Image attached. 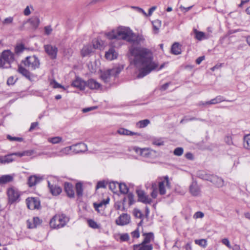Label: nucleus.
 Wrapping results in <instances>:
<instances>
[{"mask_svg": "<svg viewBox=\"0 0 250 250\" xmlns=\"http://www.w3.org/2000/svg\"><path fill=\"white\" fill-rule=\"evenodd\" d=\"M129 51L133 57L131 63L140 71L138 78H143L158 68V64L153 61V53L150 49L132 46Z\"/></svg>", "mask_w": 250, "mask_h": 250, "instance_id": "f257e3e1", "label": "nucleus"}, {"mask_svg": "<svg viewBox=\"0 0 250 250\" xmlns=\"http://www.w3.org/2000/svg\"><path fill=\"white\" fill-rule=\"evenodd\" d=\"M106 37L110 39L123 40L128 42L133 40V33L129 28L119 27L105 33Z\"/></svg>", "mask_w": 250, "mask_h": 250, "instance_id": "f03ea898", "label": "nucleus"}, {"mask_svg": "<svg viewBox=\"0 0 250 250\" xmlns=\"http://www.w3.org/2000/svg\"><path fill=\"white\" fill-rule=\"evenodd\" d=\"M197 176L199 178L208 181L217 188H221L224 186V181L223 179L215 174H210L208 173H196Z\"/></svg>", "mask_w": 250, "mask_h": 250, "instance_id": "7ed1b4c3", "label": "nucleus"}, {"mask_svg": "<svg viewBox=\"0 0 250 250\" xmlns=\"http://www.w3.org/2000/svg\"><path fill=\"white\" fill-rule=\"evenodd\" d=\"M69 220V218L64 214H57L51 219L49 224L52 228L60 229L65 226Z\"/></svg>", "mask_w": 250, "mask_h": 250, "instance_id": "20e7f679", "label": "nucleus"}, {"mask_svg": "<svg viewBox=\"0 0 250 250\" xmlns=\"http://www.w3.org/2000/svg\"><path fill=\"white\" fill-rule=\"evenodd\" d=\"M14 54L10 50H4L0 54V68H9L14 61Z\"/></svg>", "mask_w": 250, "mask_h": 250, "instance_id": "39448f33", "label": "nucleus"}, {"mask_svg": "<svg viewBox=\"0 0 250 250\" xmlns=\"http://www.w3.org/2000/svg\"><path fill=\"white\" fill-rule=\"evenodd\" d=\"M22 62L29 70H34L39 68L40 62L39 59L36 56L27 57Z\"/></svg>", "mask_w": 250, "mask_h": 250, "instance_id": "423d86ee", "label": "nucleus"}, {"mask_svg": "<svg viewBox=\"0 0 250 250\" xmlns=\"http://www.w3.org/2000/svg\"><path fill=\"white\" fill-rule=\"evenodd\" d=\"M6 193L8 204L12 205L20 201V193L16 188L14 187L8 188Z\"/></svg>", "mask_w": 250, "mask_h": 250, "instance_id": "0eeeda50", "label": "nucleus"}, {"mask_svg": "<svg viewBox=\"0 0 250 250\" xmlns=\"http://www.w3.org/2000/svg\"><path fill=\"white\" fill-rule=\"evenodd\" d=\"M43 47L45 53L51 59H55L57 58L58 48L56 46L46 44L44 45Z\"/></svg>", "mask_w": 250, "mask_h": 250, "instance_id": "6e6552de", "label": "nucleus"}, {"mask_svg": "<svg viewBox=\"0 0 250 250\" xmlns=\"http://www.w3.org/2000/svg\"><path fill=\"white\" fill-rule=\"evenodd\" d=\"M133 150L137 153L139 154L141 156L146 158L150 157L151 155L153 153H156L155 151L149 148H141L138 147H134L133 148Z\"/></svg>", "mask_w": 250, "mask_h": 250, "instance_id": "1a4fd4ad", "label": "nucleus"}, {"mask_svg": "<svg viewBox=\"0 0 250 250\" xmlns=\"http://www.w3.org/2000/svg\"><path fill=\"white\" fill-rule=\"evenodd\" d=\"M26 202L30 209H38L40 206V202L38 198L29 197L26 199Z\"/></svg>", "mask_w": 250, "mask_h": 250, "instance_id": "9d476101", "label": "nucleus"}, {"mask_svg": "<svg viewBox=\"0 0 250 250\" xmlns=\"http://www.w3.org/2000/svg\"><path fill=\"white\" fill-rule=\"evenodd\" d=\"M136 192L138 197V202H140L146 204H150L152 203V199L149 198L147 195H146L143 190H137Z\"/></svg>", "mask_w": 250, "mask_h": 250, "instance_id": "9b49d317", "label": "nucleus"}, {"mask_svg": "<svg viewBox=\"0 0 250 250\" xmlns=\"http://www.w3.org/2000/svg\"><path fill=\"white\" fill-rule=\"evenodd\" d=\"M42 180V176L37 175H31L28 178L27 184L29 187L32 188L41 183Z\"/></svg>", "mask_w": 250, "mask_h": 250, "instance_id": "f8f14e48", "label": "nucleus"}, {"mask_svg": "<svg viewBox=\"0 0 250 250\" xmlns=\"http://www.w3.org/2000/svg\"><path fill=\"white\" fill-rule=\"evenodd\" d=\"M130 216L127 213H123L116 220V223L119 226H125L129 223Z\"/></svg>", "mask_w": 250, "mask_h": 250, "instance_id": "ddd939ff", "label": "nucleus"}, {"mask_svg": "<svg viewBox=\"0 0 250 250\" xmlns=\"http://www.w3.org/2000/svg\"><path fill=\"white\" fill-rule=\"evenodd\" d=\"M72 152L74 153H79L87 150V146L84 143H78L71 146Z\"/></svg>", "mask_w": 250, "mask_h": 250, "instance_id": "4468645a", "label": "nucleus"}, {"mask_svg": "<svg viewBox=\"0 0 250 250\" xmlns=\"http://www.w3.org/2000/svg\"><path fill=\"white\" fill-rule=\"evenodd\" d=\"M14 156H17V152L0 156V164H6L12 162L15 160Z\"/></svg>", "mask_w": 250, "mask_h": 250, "instance_id": "2eb2a0df", "label": "nucleus"}, {"mask_svg": "<svg viewBox=\"0 0 250 250\" xmlns=\"http://www.w3.org/2000/svg\"><path fill=\"white\" fill-rule=\"evenodd\" d=\"M109 198H108L105 200H103L99 203H94L93 206L95 209L98 212L103 211L107 204L109 203Z\"/></svg>", "mask_w": 250, "mask_h": 250, "instance_id": "dca6fc26", "label": "nucleus"}, {"mask_svg": "<svg viewBox=\"0 0 250 250\" xmlns=\"http://www.w3.org/2000/svg\"><path fill=\"white\" fill-rule=\"evenodd\" d=\"M72 152V148L71 146H66L62 148L58 152H55L53 154L51 157L58 156L63 157L66 155L70 154Z\"/></svg>", "mask_w": 250, "mask_h": 250, "instance_id": "f3484780", "label": "nucleus"}, {"mask_svg": "<svg viewBox=\"0 0 250 250\" xmlns=\"http://www.w3.org/2000/svg\"><path fill=\"white\" fill-rule=\"evenodd\" d=\"M166 184L167 187H170V183L168 180V176L164 177V180L161 181L159 183V191L161 195H164L166 193L165 184Z\"/></svg>", "mask_w": 250, "mask_h": 250, "instance_id": "a211bd4d", "label": "nucleus"}, {"mask_svg": "<svg viewBox=\"0 0 250 250\" xmlns=\"http://www.w3.org/2000/svg\"><path fill=\"white\" fill-rule=\"evenodd\" d=\"M86 86L92 90H98L101 88V84L96 80L91 79L86 82Z\"/></svg>", "mask_w": 250, "mask_h": 250, "instance_id": "6ab92c4d", "label": "nucleus"}, {"mask_svg": "<svg viewBox=\"0 0 250 250\" xmlns=\"http://www.w3.org/2000/svg\"><path fill=\"white\" fill-rule=\"evenodd\" d=\"M72 86L83 90L86 86V82L83 81L81 78L77 77L72 83Z\"/></svg>", "mask_w": 250, "mask_h": 250, "instance_id": "aec40b11", "label": "nucleus"}, {"mask_svg": "<svg viewBox=\"0 0 250 250\" xmlns=\"http://www.w3.org/2000/svg\"><path fill=\"white\" fill-rule=\"evenodd\" d=\"M193 31L195 35V38L198 41L208 39L210 37V33H205L203 32L199 31L196 29H194Z\"/></svg>", "mask_w": 250, "mask_h": 250, "instance_id": "412c9836", "label": "nucleus"}, {"mask_svg": "<svg viewBox=\"0 0 250 250\" xmlns=\"http://www.w3.org/2000/svg\"><path fill=\"white\" fill-rule=\"evenodd\" d=\"M189 191L191 194L194 196L200 194V189L196 181H193L189 187Z\"/></svg>", "mask_w": 250, "mask_h": 250, "instance_id": "4be33fe9", "label": "nucleus"}, {"mask_svg": "<svg viewBox=\"0 0 250 250\" xmlns=\"http://www.w3.org/2000/svg\"><path fill=\"white\" fill-rule=\"evenodd\" d=\"M117 57L118 53L113 47H111L105 54V58L109 61L113 60L116 59Z\"/></svg>", "mask_w": 250, "mask_h": 250, "instance_id": "5701e85b", "label": "nucleus"}, {"mask_svg": "<svg viewBox=\"0 0 250 250\" xmlns=\"http://www.w3.org/2000/svg\"><path fill=\"white\" fill-rule=\"evenodd\" d=\"M64 190L67 196L70 198L74 197L75 193L73 185L69 183L65 182L64 184Z\"/></svg>", "mask_w": 250, "mask_h": 250, "instance_id": "b1692460", "label": "nucleus"}, {"mask_svg": "<svg viewBox=\"0 0 250 250\" xmlns=\"http://www.w3.org/2000/svg\"><path fill=\"white\" fill-rule=\"evenodd\" d=\"M48 185L50 191L52 195H58L61 193L62 188L56 185H51L49 181H48Z\"/></svg>", "mask_w": 250, "mask_h": 250, "instance_id": "393cba45", "label": "nucleus"}, {"mask_svg": "<svg viewBox=\"0 0 250 250\" xmlns=\"http://www.w3.org/2000/svg\"><path fill=\"white\" fill-rule=\"evenodd\" d=\"M145 41L144 37L142 35H136L133 33V40L129 42L133 44H141L143 43Z\"/></svg>", "mask_w": 250, "mask_h": 250, "instance_id": "a878e982", "label": "nucleus"}, {"mask_svg": "<svg viewBox=\"0 0 250 250\" xmlns=\"http://www.w3.org/2000/svg\"><path fill=\"white\" fill-rule=\"evenodd\" d=\"M152 245H145L142 243L136 244L133 246V250H152Z\"/></svg>", "mask_w": 250, "mask_h": 250, "instance_id": "bb28decb", "label": "nucleus"}, {"mask_svg": "<svg viewBox=\"0 0 250 250\" xmlns=\"http://www.w3.org/2000/svg\"><path fill=\"white\" fill-rule=\"evenodd\" d=\"M94 48L91 45H86L83 46L81 50V55L83 57L89 55L93 52Z\"/></svg>", "mask_w": 250, "mask_h": 250, "instance_id": "cd10ccee", "label": "nucleus"}, {"mask_svg": "<svg viewBox=\"0 0 250 250\" xmlns=\"http://www.w3.org/2000/svg\"><path fill=\"white\" fill-rule=\"evenodd\" d=\"M14 177L12 175H3L0 177V185H4L12 182Z\"/></svg>", "mask_w": 250, "mask_h": 250, "instance_id": "c85d7f7f", "label": "nucleus"}, {"mask_svg": "<svg viewBox=\"0 0 250 250\" xmlns=\"http://www.w3.org/2000/svg\"><path fill=\"white\" fill-rule=\"evenodd\" d=\"M223 101L231 102V101L226 100V99L223 96L219 95L211 99V100L208 101V103H209V105H210L217 104Z\"/></svg>", "mask_w": 250, "mask_h": 250, "instance_id": "c756f323", "label": "nucleus"}, {"mask_svg": "<svg viewBox=\"0 0 250 250\" xmlns=\"http://www.w3.org/2000/svg\"><path fill=\"white\" fill-rule=\"evenodd\" d=\"M143 235L145 236V238L141 243L145 245H147L151 240L154 239V234L152 232L146 233Z\"/></svg>", "mask_w": 250, "mask_h": 250, "instance_id": "7c9ffc66", "label": "nucleus"}, {"mask_svg": "<svg viewBox=\"0 0 250 250\" xmlns=\"http://www.w3.org/2000/svg\"><path fill=\"white\" fill-rule=\"evenodd\" d=\"M93 47L94 49H103L104 42L101 39H97L93 42Z\"/></svg>", "mask_w": 250, "mask_h": 250, "instance_id": "2f4dec72", "label": "nucleus"}, {"mask_svg": "<svg viewBox=\"0 0 250 250\" xmlns=\"http://www.w3.org/2000/svg\"><path fill=\"white\" fill-rule=\"evenodd\" d=\"M117 132L120 135L133 136L138 134L137 133L131 131L126 129L121 128L118 130Z\"/></svg>", "mask_w": 250, "mask_h": 250, "instance_id": "473e14b6", "label": "nucleus"}, {"mask_svg": "<svg viewBox=\"0 0 250 250\" xmlns=\"http://www.w3.org/2000/svg\"><path fill=\"white\" fill-rule=\"evenodd\" d=\"M171 52L175 55H179L181 53L180 45L178 42H175L171 46Z\"/></svg>", "mask_w": 250, "mask_h": 250, "instance_id": "72a5a7b5", "label": "nucleus"}, {"mask_svg": "<svg viewBox=\"0 0 250 250\" xmlns=\"http://www.w3.org/2000/svg\"><path fill=\"white\" fill-rule=\"evenodd\" d=\"M18 71L26 78L30 79L31 74L28 70L21 66H19L18 68Z\"/></svg>", "mask_w": 250, "mask_h": 250, "instance_id": "f704fd0d", "label": "nucleus"}, {"mask_svg": "<svg viewBox=\"0 0 250 250\" xmlns=\"http://www.w3.org/2000/svg\"><path fill=\"white\" fill-rule=\"evenodd\" d=\"M27 22H29L33 27L37 28L40 23V20L37 17H33Z\"/></svg>", "mask_w": 250, "mask_h": 250, "instance_id": "c9c22d12", "label": "nucleus"}, {"mask_svg": "<svg viewBox=\"0 0 250 250\" xmlns=\"http://www.w3.org/2000/svg\"><path fill=\"white\" fill-rule=\"evenodd\" d=\"M243 146L245 148L250 150V134L244 136L243 138Z\"/></svg>", "mask_w": 250, "mask_h": 250, "instance_id": "e433bc0d", "label": "nucleus"}, {"mask_svg": "<svg viewBox=\"0 0 250 250\" xmlns=\"http://www.w3.org/2000/svg\"><path fill=\"white\" fill-rule=\"evenodd\" d=\"M47 141L52 144H58L62 142V138L60 136L49 137L47 139Z\"/></svg>", "mask_w": 250, "mask_h": 250, "instance_id": "4c0bfd02", "label": "nucleus"}, {"mask_svg": "<svg viewBox=\"0 0 250 250\" xmlns=\"http://www.w3.org/2000/svg\"><path fill=\"white\" fill-rule=\"evenodd\" d=\"M121 70L122 68L119 66L115 67L112 69L108 70L111 77H116L121 72Z\"/></svg>", "mask_w": 250, "mask_h": 250, "instance_id": "58836bf2", "label": "nucleus"}, {"mask_svg": "<svg viewBox=\"0 0 250 250\" xmlns=\"http://www.w3.org/2000/svg\"><path fill=\"white\" fill-rule=\"evenodd\" d=\"M75 188L77 195L78 197L82 196L83 193V188L82 184L80 182L77 183L76 184Z\"/></svg>", "mask_w": 250, "mask_h": 250, "instance_id": "ea45409f", "label": "nucleus"}, {"mask_svg": "<svg viewBox=\"0 0 250 250\" xmlns=\"http://www.w3.org/2000/svg\"><path fill=\"white\" fill-rule=\"evenodd\" d=\"M111 76L110 75L108 70L102 73L101 75V79L105 82L108 83L110 81Z\"/></svg>", "mask_w": 250, "mask_h": 250, "instance_id": "a19ab883", "label": "nucleus"}, {"mask_svg": "<svg viewBox=\"0 0 250 250\" xmlns=\"http://www.w3.org/2000/svg\"><path fill=\"white\" fill-rule=\"evenodd\" d=\"M152 143L153 145L161 146L164 145V141L162 138H154L152 139Z\"/></svg>", "mask_w": 250, "mask_h": 250, "instance_id": "79ce46f5", "label": "nucleus"}, {"mask_svg": "<svg viewBox=\"0 0 250 250\" xmlns=\"http://www.w3.org/2000/svg\"><path fill=\"white\" fill-rule=\"evenodd\" d=\"M149 123L150 121L149 120L145 119L138 122L136 124V125L139 128H144L146 127Z\"/></svg>", "mask_w": 250, "mask_h": 250, "instance_id": "37998d69", "label": "nucleus"}, {"mask_svg": "<svg viewBox=\"0 0 250 250\" xmlns=\"http://www.w3.org/2000/svg\"><path fill=\"white\" fill-rule=\"evenodd\" d=\"M118 188L122 193L126 194L128 191V188L125 183H119Z\"/></svg>", "mask_w": 250, "mask_h": 250, "instance_id": "c03bdc74", "label": "nucleus"}, {"mask_svg": "<svg viewBox=\"0 0 250 250\" xmlns=\"http://www.w3.org/2000/svg\"><path fill=\"white\" fill-rule=\"evenodd\" d=\"M118 185L119 183L115 182H110L108 184L109 189L115 192L117 191V188H118Z\"/></svg>", "mask_w": 250, "mask_h": 250, "instance_id": "a18cd8bd", "label": "nucleus"}, {"mask_svg": "<svg viewBox=\"0 0 250 250\" xmlns=\"http://www.w3.org/2000/svg\"><path fill=\"white\" fill-rule=\"evenodd\" d=\"M195 243L203 248H206L207 246V241L206 239H196L194 241Z\"/></svg>", "mask_w": 250, "mask_h": 250, "instance_id": "49530a36", "label": "nucleus"}, {"mask_svg": "<svg viewBox=\"0 0 250 250\" xmlns=\"http://www.w3.org/2000/svg\"><path fill=\"white\" fill-rule=\"evenodd\" d=\"M33 225H29V228L33 229L36 228L37 226L40 224L42 222L41 220L38 217H34L33 219Z\"/></svg>", "mask_w": 250, "mask_h": 250, "instance_id": "de8ad7c7", "label": "nucleus"}, {"mask_svg": "<svg viewBox=\"0 0 250 250\" xmlns=\"http://www.w3.org/2000/svg\"><path fill=\"white\" fill-rule=\"evenodd\" d=\"M152 23L154 30L156 33H157L160 27L161 26V21L159 20H156L153 21Z\"/></svg>", "mask_w": 250, "mask_h": 250, "instance_id": "09e8293b", "label": "nucleus"}, {"mask_svg": "<svg viewBox=\"0 0 250 250\" xmlns=\"http://www.w3.org/2000/svg\"><path fill=\"white\" fill-rule=\"evenodd\" d=\"M88 225L92 229H99L100 228V226L97 224V223L94 221L92 219H89L87 221Z\"/></svg>", "mask_w": 250, "mask_h": 250, "instance_id": "8fccbe9b", "label": "nucleus"}, {"mask_svg": "<svg viewBox=\"0 0 250 250\" xmlns=\"http://www.w3.org/2000/svg\"><path fill=\"white\" fill-rule=\"evenodd\" d=\"M13 17H8L4 19L2 21V23L4 25H10L13 23Z\"/></svg>", "mask_w": 250, "mask_h": 250, "instance_id": "3c124183", "label": "nucleus"}, {"mask_svg": "<svg viewBox=\"0 0 250 250\" xmlns=\"http://www.w3.org/2000/svg\"><path fill=\"white\" fill-rule=\"evenodd\" d=\"M184 152L183 148L182 147H177L174 150L173 153L175 155L180 156H181Z\"/></svg>", "mask_w": 250, "mask_h": 250, "instance_id": "603ef678", "label": "nucleus"}, {"mask_svg": "<svg viewBox=\"0 0 250 250\" xmlns=\"http://www.w3.org/2000/svg\"><path fill=\"white\" fill-rule=\"evenodd\" d=\"M106 184L107 182L104 180L99 181L97 184L96 188L97 189L100 188H105Z\"/></svg>", "mask_w": 250, "mask_h": 250, "instance_id": "864d4df0", "label": "nucleus"}, {"mask_svg": "<svg viewBox=\"0 0 250 250\" xmlns=\"http://www.w3.org/2000/svg\"><path fill=\"white\" fill-rule=\"evenodd\" d=\"M194 120H198V121H204V120L203 119H200V118H195V117H192V118H188L187 117H185L184 119H183L180 123H183L185 122H188V121H194Z\"/></svg>", "mask_w": 250, "mask_h": 250, "instance_id": "5fc2aeb1", "label": "nucleus"}, {"mask_svg": "<svg viewBox=\"0 0 250 250\" xmlns=\"http://www.w3.org/2000/svg\"><path fill=\"white\" fill-rule=\"evenodd\" d=\"M32 154V151H24L22 152H17V156L21 157L23 156H30Z\"/></svg>", "mask_w": 250, "mask_h": 250, "instance_id": "6e6d98bb", "label": "nucleus"}, {"mask_svg": "<svg viewBox=\"0 0 250 250\" xmlns=\"http://www.w3.org/2000/svg\"><path fill=\"white\" fill-rule=\"evenodd\" d=\"M127 199L129 201V205H131L134 203V195L132 193L129 192L127 196Z\"/></svg>", "mask_w": 250, "mask_h": 250, "instance_id": "4d7b16f0", "label": "nucleus"}, {"mask_svg": "<svg viewBox=\"0 0 250 250\" xmlns=\"http://www.w3.org/2000/svg\"><path fill=\"white\" fill-rule=\"evenodd\" d=\"M131 8L135 10L139 13H141L146 17H147V13L141 8L137 6H131Z\"/></svg>", "mask_w": 250, "mask_h": 250, "instance_id": "13d9d810", "label": "nucleus"}, {"mask_svg": "<svg viewBox=\"0 0 250 250\" xmlns=\"http://www.w3.org/2000/svg\"><path fill=\"white\" fill-rule=\"evenodd\" d=\"M30 9L33 10V7L32 5L27 6L23 11V14L25 16H28L31 14Z\"/></svg>", "mask_w": 250, "mask_h": 250, "instance_id": "bf43d9fd", "label": "nucleus"}, {"mask_svg": "<svg viewBox=\"0 0 250 250\" xmlns=\"http://www.w3.org/2000/svg\"><path fill=\"white\" fill-rule=\"evenodd\" d=\"M51 85L54 88H64V87H63V86L61 84H59V83H58L55 81H53L52 82H51Z\"/></svg>", "mask_w": 250, "mask_h": 250, "instance_id": "052dcab7", "label": "nucleus"}, {"mask_svg": "<svg viewBox=\"0 0 250 250\" xmlns=\"http://www.w3.org/2000/svg\"><path fill=\"white\" fill-rule=\"evenodd\" d=\"M7 138L11 141H19V142H21L22 141V139L21 138H19V137H12L10 135H8L7 136Z\"/></svg>", "mask_w": 250, "mask_h": 250, "instance_id": "680f3d73", "label": "nucleus"}, {"mask_svg": "<svg viewBox=\"0 0 250 250\" xmlns=\"http://www.w3.org/2000/svg\"><path fill=\"white\" fill-rule=\"evenodd\" d=\"M131 236L133 238H138L140 236V233L138 228L131 232Z\"/></svg>", "mask_w": 250, "mask_h": 250, "instance_id": "e2e57ef3", "label": "nucleus"}, {"mask_svg": "<svg viewBox=\"0 0 250 250\" xmlns=\"http://www.w3.org/2000/svg\"><path fill=\"white\" fill-rule=\"evenodd\" d=\"M24 49V46L22 44L17 45L15 47V52L17 53H20Z\"/></svg>", "mask_w": 250, "mask_h": 250, "instance_id": "0e129e2a", "label": "nucleus"}, {"mask_svg": "<svg viewBox=\"0 0 250 250\" xmlns=\"http://www.w3.org/2000/svg\"><path fill=\"white\" fill-rule=\"evenodd\" d=\"M204 214L201 211L196 212L193 215V218L195 219L202 218L204 217Z\"/></svg>", "mask_w": 250, "mask_h": 250, "instance_id": "69168bd1", "label": "nucleus"}, {"mask_svg": "<svg viewBox=\"0 0 250 250\" xmlns=\"http://www.w3.org/2000/svg\"><path fill=\"white\" fill-rule=\"evenodd\" d=\"M129 239V236L127 233L123 234L120 236V239L122 241H127Z\"/></svg>", "mask_w": 250, "mask_h": 250, "instance_id": "338daca9", "label": "nucleus"}, {"mask_svg": "<svg viewBox=\"0 0 250 250\" xmlns=\"http://www.w3.org/2000/svg\"><path fill=\"white\" fill-rule=\"evenodd\" d=\"M134 215L136 218H141L142 217V214L141 212L138 209H134L133 212Z\"/></svg>", "mask_w": 250, "mask_h": 250, "instance_id": "774afa93", "label": "nucleus"}]
</instances>
